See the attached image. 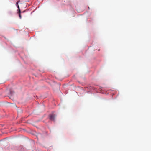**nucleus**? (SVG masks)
Returning <instances> with one entry per match:
<instances>
[{"label":"nucleus","mask_w":151,"mask_h":151,"mask_svg":"<svg viewBox=\"0 0 151 151\" xmlns=\"http://www.w3.org/2000/svg\"><path fill=\"white\" fill-rule=\"evenodd\" d=\"M55 116L53 114H51L49 116L50 119L51 121H54L55 120Z\"/></svg>","instance_id":"1"},{"label":"nucleus","mask_w":151,"mask_h":151,"mask_svg":"<svg viewBox=\"0 0 151 151\" xmlns=\"http://www.w3.org/2000/svg\"><path fill=\"white\" fill-rule=\"evenodd\" d=\"M18 13L19 14V17L20 19H21L22 18V17H21V14H20L21 11H20V8L19 7V6L18 5Z\"/></svg>","instance_id":"2"},{"label":"nucleus","mask_w":151,"mask_h":151,"mask_svg":"<svg viewBox=\"0 0 151 151\" xmlns=\"http://www.w3.org/2000/svg\"><path fill=\"white\" fill-rule=\"evenodd\" d=\"M16 5L17 6V7H18V5L19 6L18 4V2H17V3L16 4Z\"/></svg>","instance_id":"3"},{"label":"nucleus","mask_w":151,"mask_h":151,"mask_svg":"<svg viewBox=\"0 0 151 151\" xmlns=\"http://www.w3.org/2000/svg\"><path fill=\"white\" fill-rule=\"evenodd\" d=\"M88 9H89V7H88Z\"/></svg>","instance_id":"4"}]
</instances>
